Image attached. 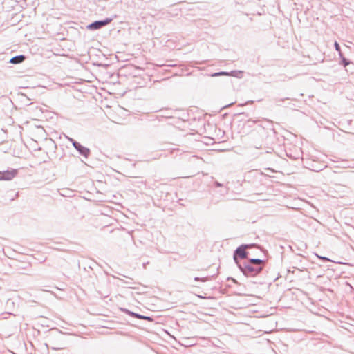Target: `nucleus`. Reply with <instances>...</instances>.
I'll use <instances>...</instances> for the list:
<instances>
[{"label": "nucleus", "mask_w": 354, "mask_h": 354, "mask_svg": "<svg viewBox=\"0 0 354 354\" xmlns=\"http://www.w3.org/2000/svg\"><path fill=\"white\" fill-rule=\"evenodd\" d=\"M256 244H242L239 246L234 252L233 259L236 266L242 263L241 259H245L248 258V252L246 251L247 249L254 247Z\"/></svg>", "instance_id": "nucleus-1"}, {"label": "nucleus", "mask_w": 354, "mask_h": 354, "mask_svg": "<svg viewBox=\"0 0 354 354\" xmlns=\"http://www.w3.org/2000/svg\"><path fill=\"white\" fill-rule=\"evenodd\" d=\"M75 149L79 152L80 155L86 158H87L90 155V149L82 145L80 143L75 144Z\"/></svg>", "instance_id": "nucleus-6"}, {"label": "nucleus", "mask_w": 354, "mask_h": 354, "mask_svg": "<svg viewBox=\"0 0 354 354\" xmlns=\"http://www.w3.org/2000/svg\"><path fill=\"white\" fill-rule=\"evenodd\" d=\"M214 184L216 187H220L223 186V185L218 181H215Z\"/></svg>", "instance_id": "nucleus-15"}, {"label": "nucleus", "mask_w": 354, "mask_h": 354, "mask_svg": "<svg viewBox=\"0 0 354 354\" xmlns=\"http://www.w3.org/2000/svg\"><path fill=\"white\" fill-rule=\"evenodd\" d=\"M17 174V170L15 169L0 171V180H10L13 179Z\"/></svg>", "instance_id": "nucleus-4"}, {"label": "nucleus", "mask_w": 354, "mask_h": 354, "mask_svg": "<svg viewBox=\"0 0 354 354\" xmlns=\"http://www.w3.org/2000/svg\"><path fill=\"white\" fill-rule=\"evenodd\" d=\"M339 53V57H340V58H341V59H342V57H344V55H343V54H342V51H340V53Z\"/></svg>", "instance_id": "nucleus-17"}, {"label": "nucleus", "mask_w": 354, "mask_h": 354, "mask_svg": "<svg viewBox=\"0 0 354 354\" xmlns=\"http://www.w3.org/2000/svg\"><path fill=\"white\" fill-rule=\"evenodd\" d=\"M334 46H335V50H337L338 53H340V51H341L340 46L337 41L335 42Z\"/></svg>", "instance_id": "nucleus-12"}, {"label": "nucleus", "mask_w": 354, "mask_h": 354, "mask_svg": "<svg viewBox=\"0 0 354 354\" xmlns=\"http://www.w3.org/2000/svg\"><path fill=\"white\" fill-rule=\"evenodd\" d=\"M244 262L250 265L260 266L262 268V269L263 268L264 266V261L260 259L252 258Z\"/></svg>", "instance_id": "nucleus-7"}, {"label": "nucleus", "mask_w": 354, "mask_h": 354, "mask_svg": "<svg viewBox=\"0 0 354 354\" xmlns=\"http://www.w3.org/2000/svg\"><path fill=\"white\" fill-rule=\"evenodd\" d=\"M207 279H208L207 277H203V278H200L198 277H194V281H201L205 282V281H207Z\"/></svg>", "instance_id": "nucleus-11"}, {"label": "nucleus", "mask_w": 354, "mask_h": 354, "mask_svg": "<svg viewBox=\"0 0 354 354\" xmlns=\"http://www.w3.org/2000/svg\"><path fill=\"white\" fill-rule=\"evenodd\" d=\"M25 59L26 57L24 55H16L10 59L9 63L13 64H21L25 60Z\"/></svg>", "instance_id": "nucleus-8"}, {"label": "nucleus", "mask_w": 354, "mask_h": 354, "mask_svg": "<svg viewBox=\"0 0 354 354\" xmlns=\"http://www.w3.org/2000/svg\"><path fill=\"white\" fill-rule=\"evenodd\" d=\"M236 71H232L230 72L220 71L216 72L211 74V77H218V76H235Z\"/></svg>", "instance_id": "nucleus-9"}, {"label": "nucleus", "mask_w": 354, "mask_h": 354, "mask_svg": "<svg viewBox=\"0 0 354 354\" xmlns=\"http://www.w3.org/2000/svg\"><path fill=\"white\" fill-rule=\"evenodd\" d=\"M68 140L70 141V142L73 145V146L74 147H75V144H79L80 143V142H77L76 140H75L73 138H68Z\"/></svg>", "instance_id": "nucleus-13"}, {"label": "nucleus", "mask_w": 354, "mask_h": 354, "mask_svg": "<svg viewBox=\"0 0 354 354\" xmlns=\"http://www.w3.org/2000/svg\"><path fill=\"white\" fill-rule=\"evenodd\" d=\"M318 258L320 259H322L324 261H330V259H329L328 257H326L318 256Z\"/></svg>", "instance_id": "nucleus-14"}, {"label": "nucleus", "mask_w": 354, "mask_h": 354, "mask_svg": "<svg viewBox=\"0 0 354 354\" xmlns=\"http://www.w3.org/2000/svg\"><path fill=\"white\" fill-rule=\"evenodd\" d=\"M254 147L256 149H261V145H257L254 146Z\"/></svg>", "instance_id": "nucleus-16"}, {"label": "nucleus", "mask_w": 354, "mask_h": 354, "mask_svg": "<svg viewBox=\"0 0 354 354\" xmlns=\"http://www.w3.org/2000/svg\"><path fill=\"white\" fill-rule=\"evenodd\" d=\"M349 64L350 62L344 57H342V59H341V64H342L344 66H347Z\"/></svg>", "instance_id": "nucleus-10"}, {"label": "nucleus", "mask_w": 354, "mask_h": 354, "mask_svg": "<svg viewBox=\"0 0 354 354\" xmlns=\"http://www.w3.org/2000/svg\"><path fill=\"white\" fill-rule=\"evenodd\" d=\"M120 310H121V311H122V312L125 313L126 314L129 315L133 317H136V318H138L140 319L147 320L149 322H152L153 320V319L151 317L142 315L130 311L129 310L126 309V308H121Z\"/></svg>", "instance_id": "nucleus-5"}, {"label": "nucleus", "mask_w": 354, "mask_h": 354, "mask_svg": "<svg viewBox=\"0 0 354 354\" xmlns=\"http://www.w3.org/2000/svg\"><path fill=\"white\" fill-rule=\"evenodd\" d=\"M113 20V18H106L103 20L95 21L87 26V28L91 30H95L108 25Z\"/></svg>", "instance_id": "nucleus-3"}, {"label": "nucleus", "mask_w": 354, "mask_h": 354, "mask_svg": "<svg viewBox=\"0 0 354 354\" xmlns=\"http://www.w3.org/2000/svg\"><path fill=\"white\" fill-rule=\"evenodd\" d=\"M237 267L241 272L246 277H255L262 271V268L260 266L250 265L245 262L239 264Z\"/></svg>", "instance_id": "nucleus-2"}]
</instances>
